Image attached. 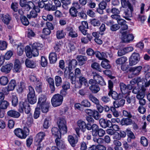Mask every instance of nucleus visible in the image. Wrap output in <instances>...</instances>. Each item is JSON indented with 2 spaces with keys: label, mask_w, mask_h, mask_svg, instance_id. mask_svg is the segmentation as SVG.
Returning a JSON list of instances; mask_svg holds the SVG:
<instances>
[{
  "label": "nucleus",
  "mask_w": 150,
  "mask_h": 150,
  "mask_svg": "<svg viewBox=\"0 0 150 150\" xmlns=\"http://www.w3.org/2000/svg\"><path fill=\"white\" fill-rule=\"evenodd\" d=\"M140 60V56L139 53L134 52L132 53L129 58V64L130 66L136 64Z\"/></svg>",
  "instance_id": "obj_6"
},
{
  "label": "nucleus",
  "mask_w": 150,
  "mask_h": 150,
  "mask_svg": "<svg viewBox=\"0 0 150 150\" xmlns=\"http://www.w3.org/2000/svg\"><path fill=\"white\" fill-rule=\"evenodd\" d=\"M14 132L18 137L21 139H25L29 134V130L27 127H24L23 130L20 128L16 129Z\"/></svg>",
  "instance_id": "obj_1"
},
{
  "label": "nucleus",
  "mask_w": 150,
  "mask_h": 150,
  "mask_svg": "<svg viewBox=\"0 0 150 150\" xmlns=\"http://www.w3.org/2000/svg\"><path fill=\"white\" fill-rule=\"evenodd\" d=\"M78 78H79V86H76V87L78 88H80L83 84H84L86 86H88L86 79L84 77L81 76Z\"/></svg>",
  "instance_id": "obj_21"
},
{
  "label": "nucleus",
  "mask_w": 150,
  "mask_h": 150,
  "mask_svg": "<svg viewBox=\"0 0 150 150\" xmlns=\"http://www.w3.org/2000/svg\"><path fill=\"white\" fill-rule=\"evenodd\" d=\"M38 14L35 10L31 11L30 13L27 15V17L29 19L35 18L38 17Z\"/></svg>",
  "instance_id": "obj_38"
},
{
  "label": "nucleus",
  "mask_w": 150,
  "mask_h": 150,
  "mask_svg": "<svg viewBox=\"0 0 150 150\" xmlns=\"http://www.w3.org/2000/svg\"><path fill=\"white\" fill-rule=\"evenodd\" d=\"M145 96V93L144 91L141 90L136 95V98L138 100H139L144 98Z\"/></svg>",
  "instance_id": "obj_57"
},
{
  "label": "nucleus",
  "mask_w": 150,
  "mask_h": 150,
  "mask_svg": "<svg viewBox=\"0 0 150 150\" xmlns=\"http://www.w3.org/2000/svg\"><path fill=\"white\" fill-rule=\"evenodd\" d=\"M45 135L44 132H39L36 134L35 139V141L37 142L38 144H40L41 142L44 139Z\"/></svg>",
  "instance_id": "obj_13"
},
{
  "label": "nucleus",
  "mask_w": 150,
  "mask_h": 150,
  "mask_svg": "<svg viewBox=\"0 0 150 150\" xmlns=\"http://www.w3.org/2000/svg\"><path fill=\"white\" fill-rule=\"evenodd\" d=\"M142 68L141 66L132 67L130 68L129 70L130 72L128 76V78H132L135 76L139 75Z\"/></svg>",
  "instance_id": "obj_5"
},
{
  "label": "nucleus",
  "mask_w": 150,
  "mask_h": 150,
  "mask_svg": "<svg viewBox=\"0 0 150 150\" xmlns=\"http://www.w3.org/2000/svg\"><path fill=\"white\" fill-rule=\"evenodd\" d=\"M9 105V103L6 100L0 102V109L4 110L6 109Z\"/></svg>",
  "instance_id": "obj_42"
},
{
  "label": "nucleus",
  "mask_w": 150,
  "mask_h": 150,
  "mask_svg": "<svg viewBox=\"0 0 150 150\" xmlns=\"http://www.w3.org/2000/svg\"><path fill=\"white\" fill-rule=\"evenodd\" d=\"M41 107L42 111L43 113H46L48 112L49 108L48 104L47 103L42 105L40 106Z\"/></svg>",
  "instance_id": "obj_56"
},
{
  "label": "nucleus",
  "mask_w": 150,
  "mask_h": 150,
  "mask_svg": "<svg viewBox=\"0 0 150 150\" xmlns=\"http://www.w3.org/2000/svg\"><path fill=\"white\" fill-rule=\"evenodd\" d=\"M57 124L62 134H64L66 133L67 132V127L65 120L63 118H60L58 119Z\"/></svg>",
  "instance_id": "obj_2"
},
{
  "label": "nucleus",
  "mask_w": 150,
  "mask_h": 150,
  "mask_svg": "<svg viewBox=\"0 0 150 150\" xmlns=\"http://www.w3.org/2000/svg\"><path fill=\"white\" fill-rule=\"evenodd\" d=\"M128 28V25L126 24V23L125 24V25H121L120 32V33H122V35H124L127 33L126 31L123 32V31L127 30Z\"/></svg>",
  "instance_id": "obj_53"
},
{
  "label": "nucleus",
  "mask_w": 150,
  "mask_h": 150,
  "mask_svg": "<svg viewBox=\"0 0 150 150\" xmlns=\"http://www.w3.org/2000/svg\"><path fill=\"white\" fill-rule=\"evenodd\" d=\"M41 45L39 43H34L32 46V53L34 57L37 56L38 55L39 50L41 49Z\"/></svg>",
  "instance_id": "obj_10"
},
{
  "label": "nucleus",
  "mask_w": 150,
  "mask_h": 150,
  "mask_svg": "<svg viewBox=\"0 0 150 150\" xmlns=\"http://www.w3.org/2000/svg\"><path fill=\"white\" fill-rule=\"evenodd\" d=\"M25 88V83L23 82H20L17 89V91L19 93H22L23 90Z\"/></svg>",
  "instance_id": "obj_47"
},
{
  "label": "nucleus",
  "mask_w": 150,
  "mask_h": 150,
  "mask_svg": "<svg viewBox=\"0 0 150 150\" xmlns=\"http://www.w3.org/2000/svg\"><path fill=\"white\" fill-rule=\"evenodd\" d=\"M7 44L6 41H0V50H6L7 47Z\"/></svg>",
  "instance_id": "obj_55"
},
{
  "label": "nucleus",
  "mask_w": 150,
  "mask_h": 150,
  "mask_svg": "<svg viewBox=\"0 0 150 150\" xmlns=\"http://www.w3.org/2000/svg\"><path fill=\"white\" fill-rule=\"evenodd\" d=\"M92 134L93 136H97V132L99 129L98 126L96 124L92 125Z\"/></svg>",
  "instance_id": "obj_37"
},
{
  "label": "nucleus",
  "mask_w": 150,
  "mask_h": 150,
  "mask_svg": "<svg viewBox=\"0 0 150 150\" xmlns=\"http://www.w3.org/2000/svg\"><path fill=\"white\" fill-rule=\"evenodd\" d=\"M8 82V77L5 76H3L0 78V84L3 86L6 85Z\"/></svg>",
  "instance_id": "obj_43"
},
{
  "label": "nucleus",
  "mask_w": 150,
  "mask_h": 150,
  "mask_svg": "<svg viewBox=\"0 0 150 150\" xmlns=\"http://www.w3.org/2000/svg\"><path fill=\"white\" fill-rule=\"evenodd\" d=\"M22 69V67L20 61L18 60H16L15 61L14 68L13 69V72L19 73L21 71Z\"/></svg>",
  "instance_id": "obj_16"
},
{
  "label": "nucleus",
  "mask_w": 150,
  "mask_h": 150,
  "mask_svg": "<svg viewBox=\"0 0 150 150\" xmlns=\"http://www.w3.org/2000/svg\"><path fill=\"white\" fill-rule=\"evenodd\" d=\"M91 24L94 26H98L100 25V22L99 20L94 18L91 21Z\"/></svg>",
  "instance_id": "obj_58"
},
{
  "label": "nucleus",
  "mask_w": 150,
  "mask_h": 150,
  "mask_svg": "<svg viewBox=\"0 0 150 150\" xmlns=\"http://www.w3.org/2000/svg\"><path fill=\"white\" fill-rule=\"evenodd\" d=\"M91 67L92 68L98 71L101 72L102 70L100 64L98 63L94 62L91 64Z\"/></svg>",
  "instance_id": "obj_44"
},
{
  "label": "nucleus",
  "mask_w": 150,
  "mask_h": 150,
  "mask_svg": "<svg viewBox=\"0 0 150 150\" xmlns=\"http://www.w3.org/2000/svg\"><path fill=\"white\" fill-rule=\"evenodd\" d=\"M131 117L123 118L121 121V124L122 125H128L132 124V120Z\"/></svg>",
  "instance_id": "obj_22"
},
{
  "label": "nucleus",
  "mask_w": 150,
  "mask_h": 150,
  "mask_svg": "<svg viewBox=\"0 0 150 150\" xmlns=\"http://www.w3.org/2000/svg\"><path fill=\"white\" fill-rule=\"evenodd\" d=\"M69 67H66L65 70L64 71L65 74H67L68 71H71V70H72V68L75 67L78 64L77 61L74 59H72V60H69Z\"/></svg>",
  "instance_id": "obj_9"
},
{
  "label": "nucleus",
  "mask_w": 150,
  "mask_h": 150,
  "mask_svg": "<svg viewBox=\"0 0 150 150\" xmlns=\"http://www.w3.org/2000/svg\"><path fill=\"white\" fill-rule=\"evenodd\" d=\"M88 97L89 99L96 105L100 103L99 100L92 94H89Z\"/></svg>",
  "instance_id": "obj_39"
},
{
  "label": "nucleus",
  "mask_w": 150,
  "mask_h": 150,
  "mask_svg": "<svg viewBox=\"0 0 150 150\" xmlns=\"http://www.w3.org/2000/svg\"><path fill=\"white\" fill-rule=\"evenodd\" d=\"M12 105L14 106H16L18 103V97L15 95H13L11 98Z\"/></svg>",
  "instance_id": "obj_49"
},
{
  "label": "nucleus",
  "mask_w": 150,
  "mask_h": 150,
  "mask_svg": "<svg viewBox=\"0 0 150 150\" xmlns=\"http://www.w3.org/2000/svg\"><path fill=\"white\" fill-rule=\"evenodd\" d=\"M65 35L66 34L63 30H58L56 32V35L57 38L59 39L64 38Z\"/></svg>",
  "instance_id": "obj_40"
},
{
  "label": "nucleus",
  "mask_w": 150,
  "mask_h": 150,
  "mask_svg": "<svg viewBox=\"0 0 150 150\" xmlns=\"http://www.w3.org/2000/svg\"><path fill=\"white\" fill-rule=\"evenodd\" d=\"M31 108L28 102L21 101L19 104V111L20 112H22L24 111L25 113L28 114L30 112Z\"/></svg>",
  "instance_id": "obj_3"
},
{
  "label": "nucleus",
  "mask_w": 150,
  "mask_h": 150,
  "mask_svg": "<svg viewBox=\"0 0 150 150\" xmlns=\"http://www.w3.org/2000/svg\"><path fill=\"white\" fill-rule=\"evenodd\" d=\"M1 19L4 23L8 25L11 20V17L8 14H3L1 17Z\"/></svg>",
  "instance_id": "obj_28"
},
{
  "label": "nucleus",
  "mask_w": 150,
  "mask_h": 150,
  "mask_svg": "<svg viewBox=\"0 0 150 150\" xmlns=\"http://www.w3.org/2000/svg\"><path fill=\"white\" fill-rule=\"evenodd\" d=\"M16 85V81L14 80H11L7 86V91H9L13 90Z\"/></svg>",
  "instance_id": "obj_30"
},
{
  "label": "nucleus",
  "mask_w": 150,
  "mask_h": 150,
  "mask_svg": "<svg viewBox=\"0 0 150 150\" xmlns=\"http://www.w3.org/2000/svg\"><path fill=\"white\" fill-rule=\"evenodd\" d=\"M52 2L51 1H48V3L45 4V9L48 11L56 10L57 9L56 6L54 5H52Z\"/></svg>",
  "instance_id": "obj_15"
},
{
  "label": "nucleus",
  "mask_w": 150,
  "mask_h": 150,
  "mask_svg": "<svg viewBox=\"0 0 150 150\" xmlns=\"http://www.w3.org/2000/svg\"><path fill=\"white\" fill-rule=\"evenodd\" d=\"M115 135V137H116L117 136H118V137H116V138L119 140L120 139L121 137H125L126 135V133L124 131H120L119 132H116Z\"/></svg>",
  "instance_id": "obj_48"
},
{
  "label": "nucleus",
  "mask_w": 150,
  "mask_h": 150,
  "mask_svg": "<svg viewBox=\"0 0 150 150\" xmlns=\"http://www.w3.org/2000/svg\"><path fill=\"white\" fill-rule=\"evenodd\" d=\"M41 64L42 67H46L47 64V59L43 56H42L41 58Z\"/></svg>",
  "instance_id": "obj_64"
},
{
  "label": "nucleus",
  "mask_w": 150,
  "mask_h": 150,
  "mask_svg": "<svg viewBox=\"0 0 150 150\" xmlns=\"http://www.w3.org/2000/svg\"><path fill=\"white\" fill-rule=\"evenodd\" d=\"M63 96L59 94L53 96L51 99V103L53 106L56 107L60 105L63 100Z\"/></svg>",
  "instance_id": "obj_4"
},
{
  "label": "nucleus",
  "mask_w": 150,
  "mask_h": 150,
  "mask_svg": "<svg viewBox=\"0 0 150 150\" xmlns=\"http://www.w3.org/2000/svg\"><path fill=\"white\" fill-rule=\"evenodd\" d=\"M108 94L109 96H111L112 98L115 100H117L119 99V95L112 90H110Z\"/></svg>",
  "instance_id": "obj_32"
},
{
  "label": "nucleus",
  "mask_w": 150,
  "mask_h": 150,
  "mask_svg": "<svg viewBox=\"0 0 150 150\" xmlns=\"http://www.w3.org/2000/svg\"><path fill=\"white\" fill-rule=\"evenodd\" d=\"M24 7L25 8L27 11H28L34 7V4L32 2H28Z\"/></svg>",
  "instance_id": "obj_54"
},
{
  "label": "nucleus",
  "mask_w": 150,
  "mask_h": 150,
  "mask_svg": "<svg viewBox=\"0 0 150 150\" xmlns=\"http://www.w3.org/2000/svg\"><path fill=\"white\" fill-rule=\"evenodd\" d=\"M23 47L21 45H18L17 48V54L19 56L21 55L23 52L24 50Z\"/></svg>",
  "instance_id": "obj_59"
},
{
  "label": "nucleus",
  "mask_w": 150,
  "mask_h": 150,
  "mask_svg": "<svg viewBox=\"0 0 150 150\" xmlns=\"http://www.w3.org/2000/svg\"><path fill=\"white\" fill-rule=\"evenodd\" d=\"M77 124L79 127L83 132H85L86 130V123L85 122L81 120H79L77 122Z\"/></svg>",
  "instance_id": "obj_31"
},
{
  "label": "nucleus",
  "mask_w": 150,
  "mask_h": 150,
  "mask_svg": "<svg viewBox=\"0 0 150 150\" xmlns=\"http://www.w3.org/2000/svg\"><path fill=\"white\" fill-rule=\"evenodd\" d=\"M7 114L8 116L14 118H18L20 116V114L19 112L13 110L8 111Z\"/></svg>",
  "instance_id": "obj_23"
},
{
  "label": "nucleus",
  "mask_w": 150,
  "mask_h": 150,
  "mask_svg": "<svg viewBox=\"0 0 150 150\" xmlns=\"http://www.w3.org/2000/svg\"><path fill=\"white\" fill-rule=\"evenodd\" d=\"M127 33L124 35H122L123 37L122 38V40L124 42H129L132 41L134 38V36L132 34H129L127 35Z\"/></svg>",
  "instance_id": "obj_17"
},
{
  "label": "nucleus",
  "mask_w": 150,
  "mask_h": 150,
  "mask_svg": "<svg viewBox=\"0 0 150 150\" xmlns=\"http://www.w3.org/2000/svg\"><path fill=\"white\" fill-rule=\"evenodd\" d=\"M93 118L96 120H98L100 117V115L97 111L94 110L92 115Z\"/></svg>",
  "instance_id": "obj_62"
},
{
  "label": "nucleus",
  "mask_w": 150,
  "mask_h": 150,
  "mask_svg": "<svg viewBox=\"0 0 150 150\" xmlns=\"http://www.w3.org/2000/svg\"><path fill=\"white\" fill-rule=\"evenodd\" d=\"M68 139L71 145L73 147L75 146L76 144L78 142V140H75L74 137L71 135L68 136Z\"/></svg>",
  "instance_id": "obj_36"
},
{
  "label": "nucleus",
  "mask_w": 150,
  "mask_h": 150,
  "mask_svg": "<svg viewBox=\"0 0 150 150\" xmlns=\"http://www.w3.org/2000/svg\"><path fill=\"white\" fill-rule=\"evenodd\" d=\"M78 12V11L76 8L71 7L69 9V13L72 17H76Z\"/></svg>",
  "instance_id": "obj_50"
},
{
  "label": "nucleus",
  "mask_w": 150,
  "mask_h": 150,
  "mask_svg": "<svg viewBox=\"0 0 150 150\" xmlns=\"http://www.w3.org/2000/svg\"><path fill=\"white\" fill-rule=\"evenodd\" d=\"M127 60V58L126 57L123 56L116 59L115 62L117 65H120L125 63Z\"/></svg>",
  "instance_id": "obj_24"
},
{
  "label": "nucleus",
  "mask_w": 150,
  "mask_h": 150,
  "mask_svg": "<svg viewBox=\"0 0 150 150\" xmlns=\"http://www.w3.org/2000/svg\"><path fill=\"white\" fill-rule=\"evenodd\" d=\"M25 52L27 57L29 58L32 57L33 54L32 50L30 46H27L25 47Z\"/></svg>",
  "instance_id": "obj_45"
},
{
  "label": "nucleus",
  "mask_w": 150,
  "mask_h": 150,
  "mask_svg": "<svg viewBox=\"0 0 150 150\" xmlns=\"http://www.w3.org/2000/svg\"><path fill=\"white\" fill-rule=\"evenodd\" d=\"M100 126L103 128H105L107 127L111 128L112 126V123L111 121L101 118L99 120Z\"/></svg>",
  "instance_id": "obj_11"
},
{
  "label": "nucleus",
  "mask_w": 150,
  "mask_h": 150,
  "mask_svg": "<svg viewBox=\"0 0 150 150\" xmlns=\"http://www.w3.org/2000/svg\"><path fill=\"white\" fill-rule=\"evenodd\" d=\"M51 132L52 134L55 137H61L62 133L61 131L59 130L57 127H53L51 129Z\"/></svg>",
  "instance_id": "obj_20"
},
{
  "label": "nucleus",
  "mask_w": 150,
  "mask_h": 150,
  "mask_svg": "<svg viewBox=\"0 0 150 150\" xmlns=\"http://www.w3.org/2000/svg\"><path fill=\"white\" fill-rule=\"evenodd\" d=\"M46 97L44 95H41L40 97L38 98V106H41L47 103L46 102Z\"/></svg>",
  "instance_id": "obj_35"
},
{
  "label": "nucleus",
  "mask_w": 150,
  "mask_h": 150,
  "mask_svg": "<svg viewBox=\"0 0 150 150\" xmlns=\"http://www.w3.org/2000/svg\"><path fill=\"white\" fill-rule=\"evenodd\" d=\"M40 108L37 107L36 108L33 115L34 118L36 119L39 117L40 113Z\"/></svg>",
  "instance_id": "obj_60"
},
{
  "label": "nucleus",
  "mask_w": 150,
  "mask_h": 150,
  "mask_svg": "<svg viewBox=\"0 0 150 150\" xmlns=\"http://www.w3.org/2000/svg\"><path fill=\"white\" fill-rule=\"evenodd\" d=\"M93 80L97 83L99 84L101 86L105 85L106 83L104 79L101 76L96 73L93 74Z\"/></svg>",
  "instance_id": "obj_8"
},
{
  "label": "nucleus",
  "mask_w": 150,
  "mask_h": 150,
  "mask_svg": "<svg viewBox=\"0 0 150 150\" xmlns=\"http://www.w3.org/2000/svg\"><path fill=\"white\" fill-rule=\"evenodd\" d=\"M89 83L91 85L89 86V88L93 93H96L100 91L99 87L93 79H90L89 81Z\"/></svg>",
  "instance_id": "obj_7"
},
{
  "label": "nucleus",
  "mask_w": 150,
  "mask_h": 150,
  "mask_svg": "<svg viewBox=\"0 0 150 150\" xmlns=\"http://www.w3.org/2000/svg\"><path fill=\"white\" fill-rule=\"evenodd\" d=\"M49 59L50 63L54 64L57 61V55L55 52H51L49 55Z\"/></svg>",
  "instance_id": "obj_29"
},
{
  "label": "nucleus",
  "mask_w": 150,
  "mask_h": 150,
  "mask_svg": "<svg viewBox=\"0 0 150 150\" xmlns=\"http://www.w3.org/2000/svg\"><path fill=\"white\" fill-rule=\"evenodd\" d=\"M55 85L57 87H59L61 86L62 81L61 78L58 76H56L54 78Z\"/></svg>",
  "instance_id": "obj_41"
},
{
  "label": "nucleus",
  "mask_w": 150,
  "mask_h": 150,
  "mask_svg": "<svg viewBox=\"0 0 150 150\" xmlns=\"http://www.w3.org/2000/svg\"><path fill=\"white\" fill-rule=\"evenodd\" d=\"M25 63L26 67L28 68H33L36 66L35 62L28 59H27L25 61Z\"/></svg>",
  "instance_id": "obj_25"
},
{
  "label": "nucleus",
  "mask_w": 150,
  "mask_h": 150,
  "mask_svg": "<svg viewBox=\"0 0 150 150\" xmlns=\"http://www.w3.org/2000/svg\"><path fill=\"white\" fill-rule=\"evenodd\" d=\"M133 11L132 7V6L129 5V7H128V8L124 11L125 16H124V17L126 20H130L131 19L129 18L132 16V13Z\"/></svg>",
  "instance_id": "obj_12"
},
{
  "label": "nucleus",
  "mask_w": 150,
  "mask_h": 150,
  "mask_svg": "<svg viewBox=\"0 0 150 150\" xmlns=\"http://www.w3.org/2000/svg\"><path fill=\"white\" fill-rule=\"evenodd\" d=\"M120 91L123 94H125L127 93L128 95H129V93L131 91H127V85L123 83H121L120 84Z\"/></svg>",
  "instance_id": "obj_26"
},
{
  "label": "nucleus",
  "mask_w": 150,
  "mask_h": 150,
  "mask_svg": "<svg viewBox=\"0 0 150 150\" xmlns=\"http://www.w3.org/2000/svg\"><path fill=\"white\" fill-rule=\"evenodd\" d=\"M110 61L106 59H104L101 62V65L102 67L106 69H109L110 68Z\"/></svg>",
  "instance_id": "obj_33"
},
{
  "label": "nucleus",
  "mask_w": 150,
  "mask_h": 150,
  "mask_svg": "<svg viewBox=\"0 0 150 150\" xmlns=\"http://www.w3.org/2000/svg\"><path fill=\"white\" fill-rule=\"evenodd\" d=\"M81 105L84 107H89L91 106L90 102L87 99L83 100L81 102Z\"/></svg>",
  "instance_id": "obj_52"
},
{
  "label": "nucleus",
  "mask_w": 150,
  "mask_h": 150,
  "mask_svg": "<svg viewBox=\"0 0 150 150\" xmlns=\"http://www.w3.org/2000/svg\"><path fill=\"white\" fill-rule=\"evenodd\" d=\"M28 102L32 104L35 103L37 100L36 97L35 95H27Z\"/></svg>",
  "instance_id": "obj_34"
},
{
  "label": "nucleus",
  "mask_w": 150,
  "mask_h": 150,
  "mask_svg": "<svg viewBox=\"0 0 150 150\" xmlns=\"http://www.w3.org/2000/svg\"><path fill=\"white\" fill-rule=\"evenodd\" d=\"M76 59L78 62L79 65L81 66L85 64L88 59L86 56L81 55H77Z\"/></svg>",
  "instance_id": "obj_14"
},
{
  "label": "nucleus",
  "mask_w": 150,
  "mask_h": 150,
  "mask_svg": "<svg viewBox=\"0 0 150 150\" xmlns=\"http://www.w3.org/2000/svg\"><path fill=\"white\" fill-rule=\"evenodd\" d=\"M141 143L143 146H146L148 144V140L144 137H142L141 138Z\"/></svg>",
  "instance_id": "obj_63"
},
{
  "label": "nucleus",
  "mask_w": 150,
  "mask_h": 150,
  "mask_svg": "<svg viewBox=\"0 0 150 150\" xmlns=\"http://www.w3.org/2000/svg\"><path fill=\"white\" fill-rule=\"evenodd\" d=\"M30 79L31 81L37 83L40 81L39 78H37L35 74L31 75L29 76Z\"/></svg>",
  "instance_id": "obj_51"
},
{
  "label": "nucleus",
  "mask_w": 150,
  "mask_h": 150,
  "mask_svg": "<svg viewBox=\"0 0 150 150\" xmlns=\"http://www.w3.org/2000/svg\"><path fill=\"white\" fill-rule=\"evenodd\" d=\"M46 81L49 83L51 93H53L55 90L54 80L52 78L50 77L47 79Z\"/></svg>",
  "instance_id": "obj_27"
},
{
  "label": "nucleus",
  "mask_w": 150,
  "mask_h": 150,
  "mask_svg": "<svg viewBox=\"0 0 150 150\" xmlns=\"http://www.w3.org/2000/svg\"><path fill=\"white\" fill-rule=\"evenodd\" d=\"M61 138L60 137L56 138L55 142L58 149H64L65 147V146L64 142L61 139Z\"/></svg>",
  "instance_id": "obj_19"
},
{
  "label": "nucleus",
  "mask_w": 150,
  "mask_h": 150,
  "mask_svg": "<svg viewBox=\"0 0 150 150\" xmlns=\"http://www.w3.org/2000/svg\"><path fill=\"white\" fill-rule=\"evenodd\" d=\"M13 67V64L11 63L8 64L3 66L1 69V71L6 74L9 73L11 71Z\"/></svg>",
  "instance_id": "obj_18"
},
{
  "label": "nucleus",
  "mask_w": 150,
  "mask_h": 150,
  "mask_svg": "<svg viewBox=\"0 0 150 150\" xmlns=\"http://www.w3.org/2000/svg\"><path fill=\"white\" fill-rule=\"evenodd\" d=\"M36 83L37 84L35 88L36 90L38 92H40L42 91V83L40 82V81L39 82H38Z\"/></svg>",
  "instance_id": "obj_61"
},
{
  "label": "nucleus",
  "mask_w": 150,
  "mask_h": 150,
  "mask_svg": "<svg viewBox=\"0 0 150 150\" xmlns=\"http://www.w3.org/2000/svg\"><path fill=\"white\" fill-rule=\"evenodd\" d=\"M22 23L25 26H27L29 22L27 18L25 16H21L20 17Z\"/></svg>",
  "instance_id": "obj_46"
}]
</instances>
